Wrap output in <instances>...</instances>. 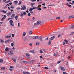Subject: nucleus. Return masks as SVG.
<instances>
[{"instance_id":"13d9d810","label":"nucleus","mask_w":74,"mask_h":74,"mask_svg":"<svg viewBox=\"0 0 74 74\" xmlns=\"http://www.w3.org/2000/svg\"><path fill=\"white\" fill-rule=\"evenodd\" d=\"M9 4L10 5H12V2L10 3Z\"/></svg>"},{"instance_id":"338daca9","label":"nucleus","mask_w":74,"mask_h":74,"mask_svg":"<svg viewBox=\"0 0 74 74\" xmlns=\"http://www.w3.org/2000/svg\"><path fill=\"white\" fill-rule=\"evenodd\" d=\"M10 68H14V66H11L10 67Z\"/></svg>"},{"instance_id":"0e129e2a","label":"nucleus","mask_w":74,"mask_h":74,"mask_svg":"<svg viewBox=\"0 0 74 74\" xmlns=\"http://www.w3.org/2000/svg\"><path fill=\"white\" fill-rule=\"evenodd\" d=\"M42 5L45 6V3H43L42 4Z\"/></svg>"},{"instance_id":"b1692460","label":"nucleus","mask_w":74,"mask_h":74,"mask_svg":"<svg viewBox=\"0 0 74 74\" xmlns=\"http://www.w3.org/2000/svg\"><path fill=\"white\" fill-rule=\"evenodd\" d=\"M64 41H65V42H66V44H68V41H67V40H64Z\"/></svg>"},{"instance_id":"de8ad7c7","label":"nucleus","mask_w":74,"mask_h":74,"mask_svg":"<svg viewBox=\"0 0 74 74\" xmlns=\"http://www.w3.org/2000/svg\"><path fill=\"white\" fill-rule=\"evenodd\" d=\"M38 7L39 8H40V7H41V6L40 5H38Z\"/></svg>"},{"instance_id":"f257e3e1","label":"nucleus","mask_w":74,"mask_h":74,"mask_svg":"<svg viewBox=\"0 0 74 74\" xmlns=\"http://www.w3.org/2000/svg\"><path fill=\"white\" fill-rule=\"evenodd\" d=\"M38 39L40 40V41H43L42 36H40V37H38Z\"/></svg>"},{"instance_id":"7ed1b4c3","label":"nucleus","mask_w":74,"mask_h":74,"mask_svg":"<svg viewBox=\"0 0 74 74\" xmlns=\"http://www.w3.org/2000/svg\"><path fill=\"white\" fill-rule=\"evenodd\" d=\"M38 36H35L32 38L34 40H36V39H38Z\"/></svg>"},{"instance_id":"a19ab883","label":"nucleus","mask_w":74,"mask_h":74,"mask_svg":"<svg viewBox=\"0 0 74 74\" xmlns=\"http://www.w3.org/2000/svg\"><path fill=\"white\" fill-rule=\"evenodd\" d=\"M11 25L12 26H14V24H12V23H10Z\"/></svg>"},{"instance_id":"6e6d98bb","label":"nucleus","mask_w":74,"mask_h":74,"mask_svg":"<svg viewBox=\"0 0 74 74\" xmlns=\"http://www.w3.org/2000/svg\"><path fill=\"white\" fill-rule=\"evenodd\" d=\"M9 36H10V37H11V34H9Z\"/></svg>"},{"instance_id":"4d7b16f0","label":"nucleus","mask_w":74,"mask_h":74,"mask_svg":"<svg viewBox=\"0 0 74 74\" xmlns=\"http://www.w3.org/2000/svg\"><path fill=\"white\" fill-rule=\"evenodd\" d=\"M61 62V61H59L57 63L58 64H59V63H60Z\"/></svg>"},{"instance_id":"c756f323","label":"nucleus","mask_w":74,"mask_h":74,"mask_svg":"<svg viewBox=\"0 0 74 74\" xmlns=\"http://www.w3.org/2000/svg\"><path fill=\"white\" fill-rule=\"evenodd\" d=\"M40 53H44V52L42 51V50H41L40 51Z\"/></svg>"},{"instance_id":"6ab92c4d","label":"nucleus","mask_w":74,"mask_h":74,"mask_svg":"<svg viewBox=\"0 0 74 74\" xmlns=\"http://www.w3.org/2000/svg\"><path fill=\"white\" fill-rule=\"evenodd\" d=\"M41 23V21H38L36 23H37V24L38 25H39V24H40V23Z\"/></svg>"},{"instance_id":"39448f33","label":"nucleus","mask_w":74,"mask_h":74,"mask_svg":"<svg viewBox=\"0 0 74 74\" xmlns=\"http://www.w3.org/2000/svg\"><path fill=\"white\" fill-rule=\"evenodd\" d=\"M21 9L22 10H26V7L25 6H24Z\"/></svg>"},{"instance_id":"20e7f679","label":"nucleus","mask_w":74,"mask_h":74,"mask_svg":"<svg viewBox=\"0 0 74 74\" xmlns=\"http://www.w3.org/2000/svg\"><path fill=\"white\" fill-rule=\"evenodd\" d=\"M34 62H35V61L33 60H32L29 62V63L31 64H33L34 63Z\"/></svg>"},{"instance_id":"6e6552de","label":"nucleus","mask_w":74,"mask_h":74,"mask_svg":"<svg viewBox=\"0 0 74 74\" xmlns=\"http://www.w3.org/2000/svg\"><path fill=\"white\" fill-rule=\"evenodd\" d=\"M11 12L8 13L7 14V16H10V15H11Z\"/></svg>"},{"instance_id":"8fccbe9b","label":"nucleus","mask_w":74,"mask_h":74,"mask_svg":"<svg viewBox=\"0 0 74 74\" xmlns=\"http://www.w3.org/2000/svg\"><path fill=\"white\" fill-rule=\"evenodd\" d=\"M74 32H72V33H71L70 34V35H72V34H73V33H74Z\"/></svg>"},{"instance_id":"aec40b11","label":"nucleus","mask_w":74,"mask_h":74,"mask_svg":"<svg viewBox=\"0 0 74 74\" xmlns=\"http://www.w3.org/2000/svg\"><path fill=\"white\" fill-rule=\"evenodd\" d=\"M1 12H3V13H7V11L4 10H1Z\"/></svg>"},{"instance_id":"2f4dec72","label":"nucleus","mask_w":74,"mask_h":74,"mask_svg":"<svg viewBox=\"0 0 74 74\" xmlns=\"http://www.w3.org/2000/svg\"><path fill=\"white\" fill-rule=\"evenodd\" d=\"M21 4H22V2L21 1H20L18 3V5H20Z\"/></svg>"},{"instance_id":"f03ea898","label":"nucleus","mask_w":74,"mask_h":74,"mask_svg":"<svg viewBox=\"0 0 74 74\" xmlns=\"http://www.w3.org/2000/svg\"><path fill=\"white\" fill-rule=\"evenodd\" d=\"M58 54V51H56L54 53V56H57Z\"/></svg>"},{"instance_id":"09e8293b","label":"nucleus","mask_w":74,"mask_h":74,"mask_svg":"<svg viewBox=\"0 0 74 74\" xmlns=\"http://www.w3.org/2000/svg\"><path fill=\"white\" fill-rule=\"evenodd\" d=\"M12 47L14 46V43H11V45Z\"/></svg>"},{"instance_id":"49530a36","label":"nucleus","mask_w":74,"mask_h":74,"mask_svg":"<svg viewBox=\"0 0 74 74\" xmlns=\"http://www.w3.org/2000/svg\"><path fill=\"white\" fill-rule=\"evenodd\" d=\"M1 43H3L4 42V40H1Z\"/></svg>"},{"instance_id":"a211bd4d","label":"nucleus","mask_w":74,"mask_h":74,"mask_svg":"<svg viewBox=\"0 0 74 74\" xmlns=\"http://www.w3.org/2000/svg\"><path fill=\"white\" fill-rule=\"evenodd\" d=\"M0 63H3V60L2 59H0Z\"/></svg>"},{"instance_id":"a18cd8bd","label":"nucleus","mask_w":74,"mask_h":74,"mask_svg":"<svg viewBox=\"0 0 74 74\" xmlns=\"http://www.w3.org/2000/svg\"><path fill=\"white\" fill-rule=\"evenodd\" d=\"M10 8L12 9H13L14 8V6H11L10 7Z\"/></svg>"},{"instance_id":"412c9836","label":"nucleus","mask_w":74,"mask_h":74,"mask_svg":"<svg viewBox=\"0 0 74 74\" xmlns=\"http://www.w3.org/2000/svg\"><path fill=\"white\" fill-rule=\"evenodd\" d=\"M26 55L27 57H28L29 56H30V54L29 53H26Z\"/></svg>"},{"instance_id":"f8f14e48","label":"nucleus","mask_w":74,"mask_h":74,"mask_svg":"<svg viewBox=\"0 0 74 74\" xmlns=\"http://www.w3.org/2000/svg\"><path fill=\"white\" fill-rule=\"evenodd\" d=\"M51 42H52V40H49L48 43V45H51Z\"/></svg>"},{"instance_id":"dca6fc26","label":"nucleus","mask_w":74,"mask_h":74,"mask_svg":"<svg viewBox=\"0 0 74 74\" xmlns=\"http://www.w3.org/2000/svg\"><path fill=\"white\" fill-rule=\"evenodd\" d=\"M14 3L15 4H18V1L17 0L15 1H14Z\"/></svg>"},{"instance_id":"603ef678","label":"nucleus","mask_w":74,"mask_h":74,"mask_svg":"<svg viewBox=\"0 0 74 74\" xmlns=\"http://www.w3.org/2000/svg\"><path fill=\"white\" fill-rule=\"evenodd\" d=\"M30 15H31V14H30V13H29L28 14V16H30Z\"/></svg>"},{"instance_id":"3c124183","label":"nucleus","mask_w":74,"mask_h":74,"mask_svg":"<svg viewBox=\"0 0 74 74\" xmlns=\"http://www.w3.org/2000/svg\"><path fill=\"white\" fill-rule=\"evenodd\" d=\"M9 70H10V71H12V68H9Z\"/></svg>"},{"instance_id":"7c9ffc66","label":"nucleus","mask_w":74,"mask_h":74,"mask_svg":"<svg viewBox=\"0 0 74 74\" xmlns=\"http://www.w3.org/2000/svg\"><path fill=\"white\" fill-rule=\"evenodd\" d=\"M10 42V41L9 40H6L5 41V43H7V42L8 43Z\"/></svg>"},{"instance_id":"9d476101","label":"nucleus","mask_w":74,"mask_h":74,"mask_svg":"<svg viewBox=\"0 0 74 74\" xmlns=\"http://www.w3.org/2000/svg\"><path fill=\"white\" fill-rule=\"evenodd\" d=\"M14 18L16 20H17L18 19V15L15 16L14 17Z\"/></svg>"},{"instance_id":"4468645a","label":"nucleus","mask_w":74,"mask_h":74,"mask_svg":"<svg viewBox=\"0 0 74 74\" xmlns=\"http://www.w3.org/2000/svg\"><path fill=\"white\" fill-rule=\"evenodd\" d=\"M15 16V14H12V16H11V18H13L14 17V16Z\"/></svg>"},{"instance_id":"2eb2a0df","label":"nucleus","mask_w":74,"mask_h":74,"mask_svg":"<svg viewBox=\"0 0 74 74\" xmlns=\"http://www.w3.org/2000/svg\"><path fill=\"white\" fill-rule=\"evenodd\" d=\"M32 33H33V32H32V31H29V34H32Z\"/></svg>"},{"instance_id":"5701e85b","label":"nucleus","mask_w":74,"mask_h":74,"mask_svg":"<svg viewBox=\"0 0 74 74\" xmlns=\"http://www.w3.org/2000/svg\"><path fill=\"white\" fill-rule=\"evenodd\" d=\"M5 38H10V36L8 35H7L5 36Z\"/></svg>"},{"instance_id":"473e14b6","label":"nucleus","mask_w":74,"mask_h":74,"mask_svg":"<svg viewBox=\"0 0 74 74\" xmlns=\"http://www.w3.org/2000/svg\"><path fill=\"white\" fill-rule=\"evenodd\" d=\"M36 44L37 45H39V43L38 42H36Z\"/></svg>"},{"instance_id":"f3484780","label":"nucleus","mask_w":74,"mask_h":74,"mask_svg":"<svg viewBox=\"0 0 74 74\" xmlns=\"http://www.w3.org/2000/svg\"><path fill=\"white\" fill-rule=\"evenodd\" d=\"M5 70V67H2L1 68V70Z\"/></svg>"},{"instance_id":"f704fd0d","label":"nucleus","mask_w":74,"mask_h":74,"mask_svg":"<svg viewBox=\"0 0 74 74\" xmlns=\"http://www.w3.org/2000/svg\"><path fill=\"white\" fill-rule=\"evenodd\" d=\"M45 69L46 70H48V67H44Z\"/></svg>"},{"instance_id":"052dcab7","label":"nucleus","mask_w":74,"mask_h":74,"mask_svg":"<svg viewBox=\"0 0 74 74\" xmlns=\"http://www.w3.org/2000/svg\"><path fill=\"white\" fill-rule=\"evenodd\" d=\"M48 40V37H47L46 39H45V40Z\"/></svg>"},{"instance_id":"c03bdc74","label":"nucleus","mask_w":74,"mask_h":74,"mask_svg":"<svg viewBox=\"0 0 74 74\" xmlns=\"http://www.w3.org/2000/svg\"><path fill=\"white\" fill-rule=\"evenodd\" d=\"M61 36V34L58 35V38H59V37H60Z\"/></svg>"},{"instance_id":"4c0bfd02","label":"nucleus","mask_w":74,"mask_h":74,"mask_svg":"<svg viewBox=\"0 0 74 74\" xmlns=\"http://www.w3.org/2000/svg\"><path fill=\"white\" fill-rule=\"evenodd\" d=\"M9 22H10V23H13V21L12 20H10L9 21Z\"/></svg>"},{"instance_id":"bf43d9fd","label":"nucleus","mask_w":74,"mask_h":74,"mask_svg":"<svg viewBox=\"0 0 74 74\" xmlns=\"http://www.w3.org/2000/svg\"><path fill=\"white\" fill-rule=\"evenodd\" d=\"M33 20H34V19H36V18H34V17H33L32 18Z\"/></svg>"},{"instance_id":"72a5a7b5","label":"nucleus","mask_w":74,"mask_h":74,"mask_svg":"<svg viewBox=\"0 0 74 74\" xmlns=\"http://www.w3.org/2000/svg\"><path fill=\"white\" fill-rule=\"evenodd\" d=\"M30 52H32V53H34V50H31L30 51Z\"/></svg>"},{"instance_id":"69168bd1","label":"nucleus","mask_w":74,"mask_h":74,"mask_svg":"<svg viewBox=\"0 0 74 74\" xmlns=\"http://www.w3.org/2000/svg\"><path fill=\"white\" fill-rule=\"evenodd\" d=\"M68 7H71V5H68Z\"/></svg>"},{"instance_id":"423d86ee","label":"nucleus","mask_w":74,"mask_h":74,"mask_svg":"<svg viewBox=\"0 0 74 74\" xmlns=\"http://www.w3.org/2000/svg\"><path fill=\"white\" fill-rule=\"evenodd\" d=\"M60 68L61 70H62V71H64V70H65V69H64V67H63L60 66Z\"/></svg>"},{"instance_id":"e2e57ef3","label":"nucleus","mask_w":74,"mask_h":74,"mask_svg":"<svg viewBox=\"0 0 74 74\" xmlns=\"http://www.w3.org/2000/svg\"><path fill=\"white\" fill-rule=\"evenodd\" d=\"M12 37H14V34H12Z\"/></svg>"},{"instance_id":"9b49d317","label":"nucleus","mask_w":74,"mask_h":74,"mask_svg":"<svg viewBox=\"0 0 74 74\" xmlns=\"http://www.w3.org/2000/svg\"><path fill=\"white\" fill-rule=\"evenodd\" d=\"M54 38H55V36H53V37H51L49 39V40H52L53 39H54Z\"/></svg>"},{"instance_id":"5fc2aeb1","label":"nucleus","mask_w":74,"mask_h":74,"mask_svg":"<svg viewBox=\"0 0 74 74\" xmlns=\"http://www.w3.org/2000/svg\"><path fill=\"white\" fill-rule=\"evenodd\" d=\"M29 45H30V46H31V47H32V46L33 45H32V43H30L29 44Z\"/></svg>"},{"instance_id":"bb28decb","label":"nucleus","mask_w":74,"mask_h":74,"mask_svg":"<svg viewBox=\"0 0 74 74\" xmlns=\"http://www.w3.org/2000/svg\"><path fill=\"white\" fill-rule=\"evenodd\" d=\"M5 51H6L7 52H8L9 49H8L6 48L5 49Z\"/></svg>"},{"instance_id":"37998d69","label":"nucleus","mask_w":74,"mask_h":74,"mask_svg":"<svg viewBox=\"0 0 74 74\" xmlns=\"http://www.w3.org/2000/svg\"><path fill=\"white\" fill-rule=\"evenodd\" d=\"M33 9L34 10H35V9H36V7H33Z\"/></svg>"},{"instance_id":"1a4fd4ad","label":"nucleus","mask_w":74,"mask_h":74,"mask_svg":"<svg viewBox=\"0 0 74 74\" xmlns=\"http://www.w3.org/2000/svg\"><path fill=\"white\" fill-rule=\"evenodd\" d=\"M72 18H74V16H71L69 18V19H71Z\"/></svg>"},{"instance_id":"680f3d73","label":"nucleus","mask_w":74,"mask_h":74,"mask_svg":"<svg viewBox=\"0 0 74 74\" xmlns=\"http://www.w3.org/2000/svg\"><path fill=\"white\" fill-rule=\"evenodd\" d=\"M38 10H41L42 9H41V8H38Z\"/></svg>"},{"instance_id":"a878e982","label":"nucleus","mask_w":74,"mask_h":74,"mask_svg":"<svg viewBox=\"0 0 74 74\" xmlns=\"http://www.w3.org/2000/svg\"><path fill=\"white\" fill-rule=\"evenodd\" d=\"M26 32H24L23 33V36H26Z\"/></svg>"},{"instance_id":"c85d7f7f","label":"nucleus","mask_w":74,"mask_h":74,"mask_svg":"<svg viewBox=\"0 0 74 74\" xmlns=\"http://www.w3.org/2000/svg\"><path fill=\"white\" fill-rule=\"evenodd\" d=\"M34 26H36L37 25H38V24H37V23H34Z\"/></svg>"},{"instance_id":"0eeeda50","label":"nucleus","mask_w":74,"mask_h":74,"mask_svg":"<svg viewBox=\"0 0 74 74\" xmlns=\"http://www.w3.org/2000/svg\"><path fill=\"white\" fill-rule=\"evenodd\" d=\"M11 59H12V60H13V61H14V62H16V59L13 58H11Z\"/></svg>"},{"instance_id":"393cba45","label":"nucleus","mask_w":74,"mask_h":74,"mask_svg":"<svg viewBox=\"0 0 74 74\" xmlns=\"http://www.w3.org/2000/svg\"><path fill=\"white\" fill-rule=\"evenodd\" d=\"M74 25H72L71 27V29H74Z\"/></svg>"},{"instance_id":"cd10ccee","label":"nucleus","mask_w":74,"mask_h":74,"mask_svg":"<svg viewBox=\"0 0 74 74\" xmlns=\"http://www.w3.org/2000/svg\"><path fill=\"white\" fill-rule=\"evenodd\" d=\"M33 9L32 8H30L29 10V11L31 12L33 11Z\"/></svg>"},{"instance_id":"c9c22d12","label":"nucleus","mask_w":74,"mask_h":74,"mask_svg":"<svg viewBox=\"0 0 74 74\" xmlns=\"http://www.w3.org/2000/svg\"><path fill=\"white\" fill-rule=\"evenodd\" d=\"M23 13H21L20 14V16H23Z\"/></svg>"},{"instance_id":"4be33fe9","label":"nucleus","mask_w":74,"mask_h":74,"mask_svg":"<svg viewBox=\"0 0 74 74\" xmlns=\"http://www.w3.org/2000/svg\"><path fill=\"white\" fill-rule=\"evenodd\" d=\"M16 8V10H20V9H21V8H20L19 7H17Z\"/></svg>"},{"instance_id":"ea45409f","label":"nucleus","mask_w":74,"mask_h":74,"mask_svg":"<svg viewBox=\"0 0 74 74\" xmlns=\"http://www.w3.org/2000/svg\"><path fill=\"white\" fill-rule=\"evenodd\" d=\"M23 13L24 15H26V13L25 12H23Z\"/></svg>"},{"instance_id":"79ce46f5","label":"nucleus","mask_w":74,"mask_h":74,"mask_svg":"<svg viewBox=\"0 0 74 74\" xmlns=\"http://www.w3.org/2000/svg\"><path fill=\"white\" fill-rule=\"evenodd\" d=\"M30 18H29L27 20V22H29V21H30Z\"/></svg>"},{"instance_id":"58836bf2","label":"nucleus","mask_w":74,"mask_h":74,"mask_svg":"<svg viewBox=\"0 0 74 74\" xmlns=\"http://www.w3.org/2000/svg\"><path fill=\"white\" fill-rule=\"evenodd\" d=\"M23 62L24 63H27V61H24Z\"/></svg>"},{"instance_id":"e433bc0d","label":"nucleus","mask_w":74,"mask_h":74,"mask_svg":"<svg viewBox=\"0 0 74 74\" xmlns=\"http://www.w3.org/2000/svg\"><path fill=\"white\" fill-rule=\"evenodd\" d=\"M56 19H60V18L59 17H57L56 18Z\"/></svg>"},{"instance_id":"ddd939ff","label":"nucleus","mask_w":74,"mask_h":74,"mask_svg":"<svg viewBox=\"0 0 74 74\" xmlns=\"http://www.w3.org/2000/svg\"><path fill=\"white\" fill-rule=\"evenodd\" d=\"M23 74H30V73L29 72H23Z\"/></svg>"},{"instance_id":"864d4df0","label":"nucleus","mask_w":74,"mask_h":74,"mask_svg":"<svg viewBox=\"0 0 74 74\" xmlns=\"http://www.w3.org/2000/svg\"><path fill=\"white\" fill-rule=\"evenodd\" d=\"M31 1H32V2H34L35 1H36V0H31Z\"/></svg>"},{"instance_id":"774afa93","label":"nucleus","mask_w":74,"mask_h":74,"mask_svg":"<svg viewBox=\"0 0 74 74\" xmlns=\"http://www.w3.org/2000/svg\"><path fill=\"white\" fill-rule=\"evenodd\" d=\"M40 58H42V56H40Z\"/></svg>"}]
</instances>
